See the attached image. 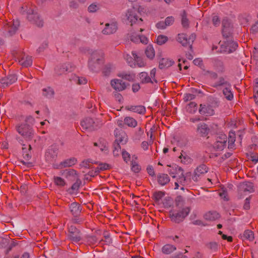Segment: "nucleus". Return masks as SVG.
Returning <instances> with one entry per match:
<instances>
[{
  "mask_svg": "<svg viewBox=\"0 0 258 258\" xmlns=\"http://www.w3.org/2000/svg\"><path fill=\"white\" fill-rule=\"evenodd\" d=\"M28 16L27 19L31 23L35 25L38 27H41L43 26V21L39 16V15L34 10H30L27 12Z\"/></svg>",
  "mask_w": 258,
  "mask_h": 258,
  "instance_id": "nucleus-6",
  "label": "nucleus"
},
{
  "mask_svg": "<svg viewBox=\"0 0 258 258\" xmlns=\"http://www.w3.org/2000/svg\"><path fill=\"white\" fill-rule=\"evenodd\" d=\"M103 62V55L101 52L94 51L91 54V58L88 62L89 68L92 71L99 69Z\"/></svg>",
  "mask_w": 258,
  "mask_h": 258,
  "instance_id": "nucleus-2",
  "label": "nucleus"
},
{
  "mask_svg": "<svg viewBox=\"0 0 258 258\" xmlns=\"http://www.w3.org/2000/svg\"><path fill=\"white\" fill-rule=\"evenodd\" d=\"M193 63L198 66H199L203 70L204 69V65L203 63V60L201 58H197L193 60Z\"/></svg>",
  "mask_w": 258,
  "mask_h": 258,
  "instance_id": "nucleus-58",
  "label": "nucleus"
},
{
  "mask_svg": "<svg viewBox=\"0 0 258 258\" xmlns=\"http://www.w3.org/2000/svg\"><path fill=\"white\" fill-rule=\"evenodd\" d=\"M164 194L162 191L156 192L154 194V197L156 201H160L163 197Z\"/></svg>",
  "mask_w": 258,
  "mask_h": 258,
  "instance_id": "nucleus-63",
  "label": "nucleus"
},
{
  "mask_svg": "<svg viewBox=\"0 0 258 258\" xmlns=\"http://www.w3.org/2000/svg\"><path fill=\"white\" fill-rule=\"evenodd\" d=\"M54 94L53 90L49 87L42 89L43 95L47 98H51L53 97Z\"/></svg>",
  "mask_w": 258,
  "mask_h": 258,
  "instance_id": "nucleus-36",
  "label": "nucleus"
},
{
  "mask_svg": "<svg viewBox=\"0 0 258 258\" xmlns=\"http://www.w3.org/2000/svg\"><path fill=\"white\" fill-rule=\"evenodd\" d=\"M176 40L183 46H186L189 44V40H187L186 35L184 33L178 34Z\"/></svg>",
  "mask_w": 258,
  "mask_h": 258,
  "instance_id": "nucleus-32",
  "label": "nucleus"
},
{
  "mask_svg": "<svg viewBox=\"0 0 258 258\" xmlns=\"http://www.w3.org/2000/svg\"><path fill=\"white\" fill-rule=\"evenodd\" d=\"M168 37L166 36L160 35L156 39V43L160 45L165 44L168 41Z\"/></svg>",
  "mask_w": 258,
  "mask_h": 258,
  "instance_id": "nucleus-45",
  "label": "nucleus"
},
{
  "mask_svg": "<svg viewBox=\"0 0 258 258\" xmlns=\"http://www.w3.org/2000/svg\"><path fill=\"white\" fill-rule=\"evenodd\" d=\"M75 179L76 180V182L72 185L71 187L72 189L73 190H77L79 188L80 185L82 183V181L79 178V177L76 178Z\"/></svg>",
  "mask_w": 258,
  "mask_h": 258,
  "instance_id": "nucleus-54",
  "label": "nucleus"
},
{
  "mask_svg": "<svg viewBox=\"0 0 258 258\" xmlns=\"http://www.w3.org/2000/svg\"><path fill=\"white\" fill-rule=\"evenodd\" d=\"M204 218L207 220L214 221L219 218V214L216 211H210L205 214Z\"/></svg>",
  "mask_w": 258,
  "mask_h": 258,
  "instance_id": "nucleus-31",
  "label": "nucleus"
},
{
  "mask_svg": "<svg viewBox=\"0 0 258 258\" xmlns=\"http://www.w3.org/2000/svg\"><path fill=\"white\" fill-rule=\"evenodd\" d=\"M208 170V167L205 164H202L200 165L195 170L192 179L194 181H198L200 179V177L207 173Z\"/></svg>",
  "mask_w": 258,
  "mask_h": 258,
  "instance_id": "nucleus-11",
  "label": "nucleus"
},
{
  "mask_svg": "<svg viewBox=\"0 0 258 258\" xmlns=\"http://www.w3.org/2000/svg\"><path fill=\"white\" fill-rule=\"evenodd\" d=\"M199 113L206 116H212L214 114V110L212 106L208 104H201L200 105Z\"/></svg>",
  "mask_w": 258,
  "mask_h": 258,
  "instance_id": "nucleus-15",
  "label": "nucleus"
},
{
  "mask_svg": "<svg viewBox=\"0 0 258 258\" xmlns=\"http://www.w3.org/2000/svg\"><path fill=\"white\" fill-rule=\"evenodd\" d=\"M113 67L112 65L110 64H106L103 70V74L105 76H108L112 70H113Z\"/></svg>",
  "mask_w": 258,
  "mask_h": 258,
  "instance_id": "nucleus-49",
  "label": "nucleus"
},
{
  "mask_svg": "<svg viewBox=\"0 0 258 258\" xmlns=\"http://www.w3.org/2000/svg\"><path fill=\"white\" fill-rule=\"evenodd\" d=\"M190 211L188 207H186L182 209L181 211L174 213L173 211H170V218L172 221L179 223L182 221L183 219L188 215Z\"/></svg>",
  "mask_w": 258,
  "mask_h": 258,
  "instance_id": "nucleus-3",
  "label": "nucleus"
},
{
  "mask_svg": "<svg viewBox=\"0 0 258 258\" xmlns=\"http://www.w3.org/2000/svg\"><path fill=\"white\" fill-rule=\"evenodd\" d=\"M235 141V134L233 133H230L228 138V148L232 149Z\"/></svg>",
  "mask_w": 258,
  "mask_h": 258,
  "instance_id": "nucleus-47",
  "label": "nucleus"
},
{
  "mask_svg": "<svg viewBox=\"0 0 258 258\" xmlns=\"http://www.w3.org/2000/svg\"><path fill=\"white\" fill-rule=\"evenodd\" d=\"M164 21L166 26H169L173 24L174 22V18L172 16H169L167 17Z\"/></svg>",
  "mask_w": 258,
  "mask_h": 258,
  "instance_id": "nucleus-60",
  "label": "nucleus"
},
{
  "mask_svg": "<svg viewBox=\"0 0 258 258\" xmlns=\"http://www.w3.org/2000/svg\"><path fill=\"white\" fill-rule=\"evenodd\" d=\"M210 129L205 123H200L198 125L197 133L202 137H205L209 134Z\"/></svg>",
  "mask_w": 258,
  "mask_h": 258,
  "instance_id": "nucleus-21",
  "label": "nucleus"
},
{
  "mask_svg": "<svg viewBox=\"0 0 258 258\" xmlns=\"http://www.w3.org/2000/svg\"><path fill=\"white\" fill-rule=\"evenodd\" d=\"M97 241L98 239L95 236H89L87 238V242L90 245L95 244L97 243Z\"/></svg>",
  "mask_w": 258,
  "mask_h": 258,
  "instance_id": "nucleus-62",
  "label": "nucleus"
},
{
  "mask_svg": "<svg viewBox=\"0 0 258 258\" xmlns=\"http://www.w3.org/2000/svg\"><path fill=\"white\" fill-rule=\"evenodd\" d=\"M68 238L73 242H78L82 239V234L79 229L72 225L69 228Z\"/></svg>",
  "mask_w": 258,
  "mask_h": 258,
  "instance_id": "nucleus-9",
  "label": "nucleus"
},
{
  "mask_svg": "<svg viewBox=\"0 0 258 258\" xmlns=\"http://www.w3.org/2000/svg\"><path fill=\"white\" fill-rule=\"evenodd\" d=\"M19 26V22L17 20L7 22L4 25L5 35L11 36L15 34Z\"/></svg>",
  "mask_w": 258,
  "mask_h": 258,
  "instance_id": "nucleus-7",
  "label": "nucleus"
},
{
  "mask_svg": "<svg viewBox=\"0 0 258 258\" xmlns=\"http://www.w3.org/2000/svg\"><path fill=\"white\" fill-rule=\"evenodd\" d=\"M243 238L249 241H252L254 239V234L252 231L250 230H245L243 234Z\"/></svg>",
  "mask_w": 258,
  "mask_h": 258,
  "instance_id": "nucleus-43",
  "label": "nucleus"
},
{
  "mask_svg": "<svg viewBox=\"0 0 258 258\" xmlns=\"http://www.w3.org/2000/svg\"><path fill=\"white\" fill-rule=\"evenodd\" d=\"M69 6L71 10H76L79 7V5L78 3L75 0L71 1L69 2Z\"/></svg>",
  "mask_w": 258,
  "mask_h": 258,
  "instance_id": "nucleus-56",
  "label": "nucleus"
},
{
  "mask_svg": "<svg viewBox=\"0 0 258 258\" xmlns=\"http://www.w3.org/2000/svg\"><path fill=\"white\" fill-rule=\"evenodd\" d=\"M122 156L123 160L126 163L130 160V155L125 151H122Z\"/></svg>",
  "mask_w": 258,
  "mask_h": 258,
  "instance_id": "nucleus-64",
  "label": "nucleus"
},
{
  "mask_svg": "<svg viewBox=\"0 0 258 258\" xmlns=\"http://www.w3.org/2000/svg\"><path fill=\"white\" fill-rule=\"evenodd\" d=\"M9 239L0 237V248L6 246L9 243Z\"/></svg>",
  "mask_w": 258,
  "mask_h": 258,
  "instance_id": "nucleus-61",
  "label": "nucleus"
},
{
  "mask_svg": "<svg viewBox=\"0 0 258 258\" xmlns=\"http://www.w3.org/2000/svg\"><path fill=\"white\" fill-rule=\"evenodd\" d=\"M54 182L55 184L59 186H64L66 184L64 180L58 176H54Z\"/></svg>",
  "mask_w": 258,
  "mask_h": 258,
  "instance_id": "nucleus-48",
  "label": "nucleus"
},
{
  "mask_svg": "<svg viewBox=\"0 0 258 258\" xmlns=\"http://www.w3.org/2000/svg\"><path fill=\"white\" fill-rule=\"evenodd\" d=\"M124 58L126 60L128 64L131 67H135L136 66V63H135V61L133 59V58L130 56L129 54H126L124 55Z\"/></svg>",
  "mask_w": 258,
  "mask_h": 258,
  "instance_id": "nucleus-52",
  "label": "nucleus"
},
{
  "mask_svg": "<svg viewBox=\"0 0 258 258\" xmlns=\"http://www.w3.org/2000/svg\"><path fill=\"white\" fill-rule=\"evenodd\" d=\"M17 132L26 141H31L34 136V131L27 123L17 124L15 126Z\"/></svg>",
  "mask_w": 258,
  "mask_h": 258,
  "instance_id": "nucleus-1",
  "label": "nucleus"
},
{
  "mask_svg": "<svg viewBox=\"0 0 258 258\" xmlns=\"http://www.w3.org/2000/svg\"><path fill=\"white\" fill-rule=\"evenodd\" d=\"M176 250V247L170 244H166L162 247V252L165 254H170Z\"/></svg>",
  "mask_w": 258,
  "mask_h": 258,
  "instance_id": "nucleus-30",
  "label": "nucleus"
},
{
  "mask_svg": "<svg viewBox=\"0 0 258 258\" xmlns=\"http://www.w3.org/2000/svg\"><path fill=\"white\" fill-rule=\"evenodd\" d=\"M70 210L72 214L74 217H78L81 212L80 205L76 202H74L70 205Z\"/></svg>",
  "mask_w": 258,
  "mask_h": 258,
  "instance_id": "nucleus-25",
  "label": "nucleus"
},
{
  "mask_svg": "<svg viewBox=\"0 0 258 258\" xmlns=\"http://www.w3.org/2000/svg\"><path fill=\"white\" fill-rule=\"evenodd\" d=\"M124 124L131 127H135L137 125V120L133 117L127 116L124 119Z\"/></svg>",
  "mask_w": 258,
  "mask_h": 258,
  "instance_id": "nucleus-33",
  "label": "nucleus"
},
{
  "mask_svg": "<svg viewBox=\"0 0 258 258\" xmlns=\"http://www.w3.org/2000/svg\"><path fill=\"white\" fill-rule=\"evenodd\" d=\"M226 142L227 136L225 135H220L217 138L213 145L214 148L217 150H222L226 146Z\"/></svg>",
  "mask_w": 258,
  "mask_h": 258,
  "instance_id": "nucleus-12",
  "label": "nucleus"
},
{
  "mask_svg": "<svg viewBox=\"0 0 258 258\" xmlns=\"http://www.w3.org/2000/svg\"><path fill=\"white\" fill-rule=\"evenodd\" d=\"M187 111L190 113H194L197 110V104L194 102H190L186 107Z\"/></svg>",
  "mask_w": 258,
  "mask_h": 258,
  "instance_id": "nucleus-42",
  "label": "nucleus"
},
{
  "mask_svg": "<svg viewBox=\"0 0 258 258\" xmlns=\"http://www.w3.org/2000/svg\"><path fill=\"white\" fill-rule=\"evenodd\" d=\"M67 177H73L74 179L78 178V175L77 171L73 169H67L64 171Z\"/></svg>",
  "mask_w": 258,
  "mask_h": 258,
  "instance_id": "nucleus-44",
  "label": "nucleus"
},
{
  "mask_svg": "<svg viewBox=\"0 0 258 258\" xmlns=\"http://www.w3.org/2000/svg\"><path fill=\"white\" fill-rule=\"evenodd\" d=\"M181 16V24L183 28L187 29L189 27V21L187 18V14L185 11L182 12Z\"/></svg>",
  "mask_w": 258,
  "mask_h": 258,
  "instance_id": "nucleus-38",
  "label": "nucleus"
},
{
  "mask_svg": "<svg viewBox=\"0 0 258 258\" xmlns=\"http://www.w3.org/2000/svg\"><path fill=\"white\" fill-rule=\"evenodd\" d=\"M159 63V68L160 69H164L172 66L174 61L168 58H162L160 60Z\"/></svg>",
  "mask_w": 258,
  "mask_h": 258,
  "instance_id": "nucleus-23",
  "label": "nucleus"
},
{
  "mask_svg": "<svg viewBox=\"0 0 258 258\" xmlns=\"http://www.w3.org/2000/svg\"><path fill=\"white\" fill-rule=\"evenodd\" d=\"M158 182L162 186L165 185L170 181L168 175L165 173H160L158 175Z\"/></svg>",
  "mask_w": 258,
  "mask_h": 258,
  "instance_id": "nucleus-28",
  "label": "nucleus"
},
{
  "mask_svg": "<svg viewBox=\"0 0 258 258\" xmlns=\"http://www.w3.org/2000/svg\"><path fill=\"white\" fill-rule=\"evenodd\" d=\"M139 35H137L135 32L131 31L127 34V38L134 43H139Z\"/></svg>",
  "mask_w": 258,
  "mask_h": 258,
  "instance_id": "nucleus-39",
  "label": "nucleus"
},
{
  "mask_svg": "<svg viewBox=\"0 0 258 258\" xmlns=\"http://www.w3.org/2000/svg\"><path fill=\"white\" fill-rule=\"evenodd\" d=\"M73 67L71 64L69 63H64L60 66H57L55 69V73L60 76L67 72H71L73 70Z\"/></svg>",
  "mask_w": 258,
  "mask_h": 258,
  "instance_id": "nucleus-18",
  "label": "nucleus"
},
{
  "mask_svg": "<svg viewBox=\"0 0 258 258\" xmlns=\"http://www.w3.org/2000/svg\"><path fill=\"white\" fill-rule=\"evenodd\" d=\"M214 69L218 73H222L225 71V66L223 62L218 59L213 60Z\"/></svg>",
  "mask_w": 258,
  "mask_h": 258,
  "instance_id": "nucleus-22",
  "label": "nucleus"
},
{
  "mask_svg": "<svg viewBox=\"0 0 258 258\" xmlns=\"http://www.w3.org/2000/svg\"><path fill=\"white\" fill-rule=\"evenodd\" d=\"M17 80V77L15 74L9 75L0 81V86L5 88L15 83Z\"/></svg>",
  "mask_w": 258,
  "mask_h": 258,
  "instance_id": "nucleus-17",
  "label": "nucleus"
},
{
  "mask_svg": "<svg viewBox=\"0 0 258 258\" xmlns=\"http://www.w3.org/2000/svg\"><path fill=\"white\" fill-rule=\"evenodd\" d=\"M237 47L238 44L236 42L233 41L230 38H228L223 44L221 45L220 50L217 52L230 53L234 51Z\"/></svg>",
  "mask_w": 258,
  "mask_h": 258,
  "instance_id": "nucleus-4",
  "label": "nucleus"
},
{
  "mask_svg": "<svg viewBox=\"0 0 258 258\" xmlns=\"http://www.w3.org/2000/svg\"><path fill=\"white\" fill-rule=\"evenodd\" d=\"M255 83L256 85L254 87V91L255 92L254 98L255 102L258 103V79H255Z\"/></svg>",
  "mask_w": 258,
  "mask_h": 258,
  "instance_id": "nucleus-59",
  "label": "nucleus"
},
{
  "mask_svg": "<svg viewBox=\"0 0 258 258\" xmlns=\"http://www.w3.org/2000/svg\"><path fill=\"white\" fill-rule=\"evenodd\" d=\"M111 87L116 91L120 92L125 90L126 88V84L122 80L114 79L110 81Z\"/></svg>",
  "mask_w": 258,
  "mask_h": 258,
  "instance_id": "nucleus-13",
  "label": "nucleus"
},
{
  "mask_svg": "<svg viewBox=\"0 0 258 258\" xmlns=\"http://www.w3.org/2000/svg\"><path fill=\"white\" fill-rule=\"evenodd\" d=\"M230 84L225 79L222 77H221L219 78V80L217 82H215L213 85L214 87L217 88L220 86H223L225 88L229 86Z\"/></svg>",
  "mask_w": 258,
  "mask_h": 258,
  "instance_id": "nucleus-34",
  "label": "nucleus"
},
{
  "mask_svg": "<svg viewBox=\"0 0 258 258\" xmlns=\"http://www.w3.org/2000/svg\"><path fill=\"white\" fill-rule=\"evenodd\" d=\"M77 161V159L74 157L66 159L60 163L58 168H62L71 167L76 164Z\"/></svg>",
  "mask_w": 258,
  "mask_h": 258,
  "instance_id": "nucleus-26",
  "label": "nucleus"
},
{
  "mask_svg": "<svg viewBox=\"0 0 258 258\" xmlns=\"http://www.w3.org/2000/svg\"><path fill=\"white\" fill-rule=\"evenodd\" d=\"M121 152V147L119 144L115 143L114 144V149L113 151V154L114 156H118L120 153Z\"/></svg>",
  "mask_w": 258,
  "mask_h": 258,
  "instance_id": "nucleus-53",
  "label": "nucleus"
},
{
  "mask_svg": "<svg viewBox=\"0 0 258 258\" xmlns=\"http://www.w3.org/2000/svg\"><path fill=\"white\" fill-rule=\"evenodd\" d=\"M203 71L204 72V74L205 75H209L210 78L212 79H216L218 78V74L215 72L206 70L205 69H203Z\"/></svg>",
  "mask_w": 258,
  "mask_h": 258,
  "instance_id": "nucleus-51",
  "label": "nucleus"
},
{
  "mask_svg": "<svg viewBox=\"0 0 258 258\" xmlns=\"http://www.w3.org/2000/svg\"><path fill=\"white\" fill-rule=\"evenodd\" d=\"M222 28L232 27L230 21L226 18L223 19L222 22Z\"/></svg>",
  "mask_w": 258,
  "mask_h": 258,
  "instance_id": "nucleus-57",
  "label": "nucleus"
},
{
  "mask_svg": "<svg viewBox=\"0 0 258 258\" xmlns=\"http://www.w3.org/2000/svg\"><path fill=\"white\" fill-rule=\"evenodd\" d=\"M83 130L87 131H93L99 127L98 122H96L94 119L90 117L84 118L81 122Z\"/></svg>",
  "mask_w": 258,
  "mask_h": 258,
  "instance_id": "nucleus-8",
  "label": "nucleus"
},
{
  "mask_svg": "<svg viewBox=\"0 0 258 258\" xmlns=\"http://www.w3.org/2000/svg\"><path fill=\"white\" fill-rule=\"evenodd\" d=\"M23 147H22V154L23 158L26 160H29L31 159L32 155H31V146L30 145H28V146H26L25 145H22Z\"/></svg>",
  "mask_w": 258,
  "mask_h": 258,
  "instance_id": "nucleus-27",
  "label": "nucleus"
},
{
  "mask_svg": "<svg viewBox=\"0 0 258 258\" xmlns=\"http://www.w3.org/2000/svg\"><path fill=\"white\" fill-rule=\"evenodd\" d=\"M232 27L230 28H222L223 36L226 38H230L232 34Z\"/></svg>",
  "mask_w": 258,
  "mask_h": 258,
  "instance_id": "nucleus-46",
  "label": "nucleus"
},
{
  "mask_svg": "<svg viewBox=\"0 0 258 258\" xmlns=\"http://www.w3.org/2000/svg\"><path fill=\"white\" fill-rule=\"evenodd\" d=\"M127 136L125 133L122 132L118 135L116 136L115 143L122 145L125 144L127 142Z\"/></svg>",
  "mask_w": 258,
  "mask_h": 258,
  "instance_id": "nucleus-29",
  "label": "nucleus"
},
{
  "mask_svg": "<svg viewBox=\"0 0 258 258\" xmlns=\"http://www.w3.org/2000/svg\"><path fill=\"white\" fill-rule=\"evenodd\" d=\"M238 190L241 195L251 193L254 190L253 184L249 181L243 182L239 184Z\"/></svg>",
  "mask_w": 258,
  "mask_h": 258,
  "instance_id": "nucleus-10",
  "label": "nucleus"
},
{
  "mask_svg": "<svg viewBox=\"0 0 258 258\" xmlns=\"http://www.w3.org/2000/svg\"><path fill=\"white\" fill-rule=\"evenodd\" d=\"M117 28V23L116 22L106 23L102 32L104 35H111L115 33Z\"/></svg>",
  "mask_w": 258,
  "mask_h": 258,
  "instance_id": "nucleus-16",
  "label": "nucleus"
},
{
  "mask_svg": "<svg viewBox=\"0 0 258 258\" xmlns=\"http://www.w3.org/2000/svg\"><path fill=\"white\" fill-rule=\"evenodd\" d=\"M90 163H93L92 162H91L90 160L88 159L82 161L80 165L82 167H84L86 169H89L91 168Z\"/></svg>",
  "mask_w": 258,
  "mask_h": 258,
  "instance_id": "nucleus-55",
  "label": "nucleus"
},
{
  "mask_svg": "<svg viewBox=\"0 0 258 258\" xmlns=\"http://www.w3.org/2000/svg\"><path fill=\"white\" fill-rule=\"evenodd\" d=\"M125 109L140 114H144L146 112V108L143 105H127L125 107Z\"/></svg>",
  "mask_w": 258,
  "mask_h": 258,
  "instance_id": "nucleus-20",
  "label": "nucleus"
},
{
  "mask_svg": "<svg viewBox=\"0 0 258 258\" xmlns=\"http://www.w3.org/2000/svg\"><path fill=\"white\" fill-rule=\"evenodd\" d=\"M30 10L33 9L30 7L29 5L24 4L20 8V12L22 15H26V17L27 18V16H28L27 12L29 11Z\"/></svg>",
  "mask_w": 258,
  "mask_h": 258,
  "instance_id": "nucleus-40",
  "label": "nucleus"
},
{
  "mask_svg": "<svg viewBox=\"0 0 258 258\" xmlns=\"http://www.w3.org/2000/svg\"><path fill=\"white\" fill-rule=\"evenodd\" d=\"M19 62L24 67H28L32 65V59L31 56L22 54L19 57Z\"/></svg>",
  "mask_w": 258,
  "mask_h": 258,
  "instance_id": "nucleus-19",
  "label": "nucleus"
},
{
  "mask_svg": "<svg viewBox=\"0 0 258 258\" xmlns=\"http://www.w3.org/2000/svg\"><path fill=\"white\" fill-rule=\"evenodd\" d=\"M140 79L141 80V82L143 83H152L153 81H152L151 77L149 76L147 73L146 72H142L140 74Z\"/></svg>",
  "mask_w": 258,
  "mask_h": 258,
  "instance_id": "nucleus-41",
  "label": "nucleus"
},
{
  "mask_svg": "<svg viewBox=\"0 0 258 258\" xmlns=\"http://www.w3.org/2000/svg\"><path fill=\"white\" fill-rule=\"evenodd\" d=\"M138 12L135 8L129 9L127 11L126 14V16L127 17V21L130 23H131V26H133V24H137L140 25L142 24L143 20L141 18H139L138 16Z\"/></svg>",
  "mask_w": 258,
  "mask_h": 258,
  "instance_id": "nucleus-5",
  "label": "nucleus"
},
{
  "mask_svg": "<svg viewBox=\"0 0 258 258\" xmlns=\"http://www.w3.org/2000/svg\"><path fill=\"white\" fill-rule=\"evenodd\" d=\"M231 85L224 88L223 93L225 97L228 100H231L233 98V95L231 90Z\"/></svg>",
  "mask_w": 258,
  "mask_h": 258,
  "instance_id": "nucleus-35",
  "label": "nucleus"
},
{
  "mask_svg": "<svg viewBox=\"0 0 258 258\" xmlns=\"http://www.w3.org/2000/svg\"><path fill=\"white\" fill-rule=\"evenodd\" d=\"M100 9V5L95 3L92 4L88 8V11L90 13L96 12Z\"/></svg>",
  "mask_w": 258,
  "mask_h": 258,
  "instance_id": "nucleus-50",
  "label": "nucleus"
},
{
  "mask_svg": "<svg viewBox=\"0 0 258 258\" xmlns=\"http://www.w3.org/2000/svg\"><path fill=\"white\" fill-rule=\"evenodd\" d=\"M58 148L56 146H51L45 153V159L48 162H52L57 157Z\"/></svg>",
  "mask_w": 258,
  "mask_h": 258,
  "instance_id": "nucleus-14",
  "label": "nucleus"
},
{
  "mask_svg": "<svg viewBox=\"0 0 258 258\" xmlns=\"http://www.w3.org/2000/svg\"><path fill=\"white\" fill-rule=\"evenodd\" d=\"M170 168L168 170L169 173L172 176L175 177V174H179L183 175V170L181 167L176 165H173L172 166H170Z\"/></svg>",
  "mask_w": 258,
  "mask_h": 258,
  "instance_id": "nucleus-24",
  "label": "nucleus"
},
{
  "mask_svg": "<svg viewBox=\"0 0 258 258\" xmlns=\"http://www.w3.org/2000/svg\"><path fill=\"white\" fill-rule=\"evenodd\" d=\"M145 53L147 57L151 59H153L155 54L153 47L150 45H148L146 48Z\"/></svg>",
  "mask_w": 258,
  "mask_h": 258,
  "instance_id": "nucleus-37",
  "label": "nucleus"
}]
</instances>
